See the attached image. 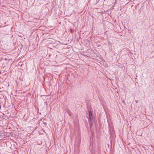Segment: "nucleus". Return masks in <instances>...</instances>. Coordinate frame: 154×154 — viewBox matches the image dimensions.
Returning a JSON list of instances; mask_svg holds the SVG:
<instances>
[{
    "label": "nucleus",
    "instance_id": "obj_1",
    "mask_svg": "<svg viewBox=\"0 0 154 154\" xmlns=\"http://www.w3.org/2000/svg\"><path fill=\"white\" fill-rule=\"evenodd\" d=\"M89 116L90 119L91 120H92V119L93 116H92V112H91V110L89 111Z\"/></svg>",
    "mask_w": 154,
    "mask_h": 154
},
{
    "label": "nucleus",
    "instance_id": "obj_2",
    "mask_svg": "<svg viewBox=\"0 0 154 154\" xmlns=\"http://www.w3.org/2000/svg\"><path fill=\"white\" fill-rule=\"evenodd\" d=\"M89 149L92 153L93 152L94 150L93 149V145H91L89 147Z\"/></svg>",
    "mask_w": 154,
    "mask_h": 154
},
{
    "label": "nucleus",
    "instance_id": "obj_3",
    "mask_svg": "<svg viewBox=\"0 0 154 154\" xmlns=\"http://www.w3.org/2000/svg\"><path fill=\"white\" fill-rule=\"evenodd\" d=\"M67 112L68 113V114L69 115L71 116V112L69 110H68L67 111Z\"/></svg>",
    "mask_w": 154,
    "mask_h": 154
},
{
    "label": "nucleus",
    "instance_id": "obj_4",
    "mask_svg": "<svg viewBox=\"0 0 154 154\" xmlns=\"http://www.w3.org/2000/svg\"><path fill=\"white\" fill-rule=\"evenodd\" d=\"M135 102H136V103H137V102H138V101H137V100H135Z\"/></svg>",
    "mask_w": 154,
    "mask_h": 154
},
{
    "label": "nucleus",
    "instance_id": "obj_5",
    "mask_svg": "<svg viewBox=\"0 0 154 154\" xmlns=\"http://www.w3.org/2000/svg\"><path fill=\"white\" fill-rule=\"evenodd\" d=\"M1 105H0V109H1Z\"/></svg>",
    "mask_w": 154,
    "mask_h": 154
},
{
    "label": "nucleus",
    "instance_id": "obj_6",
    "mask_svg": "<svg viewBox=\"0 0 154 154\" xmlns=\"http://www.w3.org/2000/svg\"><path fill=\"white\" fill-rule=\"evenodd\" d=\"M45 124H46V123H44Z\"/></svg>",
    "mask_w": 154,
    "mask_h": 154
}]
</instances>
